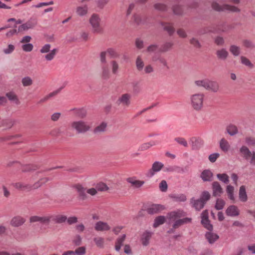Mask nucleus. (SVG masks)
Wrapping results in <instances>:
<instances>
[{
  "mask_svg": "<svg viewBox=\"0 0 255 255\" xmlns=\"http://www.w3.org/2000/svg\"><path fill=\"white\" fill-rule=\"evenodd\" d=\"M101 18L97 13H93L89 18V22L91 27L92 31L94 33L101 34L104 31L101 23Z\"/></svg>",
  "mask_w": 255,
  "mask_h": 255,
  "instance_id": "obj_1",
  "label": "nucleus"
},
{
  "mask_svg": "<svg viewBox=\"0 0 255 255\" xmlns=\"http://www.w3.org/2000/svg\"><path fill=\"white\" fill-rule=\"evenodd\" d=\"M205 95L203 93H196L190 96V103L192 107L196 111H199L203 107Z\"/></svg>",
  "mask_w": 255,
  "mask_h": 255,
  "instance_id": "obj_2",
  "label": "nucleus"
},
{
  "mask_svg": "<svg viewBox=\"0 0 255 255\" xmlns=\"http://www.w3.org/2000/svg\"><path fill=\"white\" fill-rule=\"evenodd\" d=\"M106 51H103L100 53V61L103 63L101 70V77L104 79H108L111 76L110 68L106 63Z\"/></svg>",
  "mask_w": 255,
  "mask_h": 255,
  "instance_id": "obj_3",
  "label": "nucleus"
},
{
  "mask_svg": "<svg viewBox=\"0 0 255 255\" xmlns=\"http://www.w3.org/2000/svg\"><path fill=\"white\" fill-rule=\"evenodd\" d=\"M71 127L78 133H85L89 130L91 127L89 123L82 120L73 122L71 124Z\"/></svg>",
  "mask_w": 255,
  "mask_h": 255,
  "instance_id": "obj_4",
  "label": "nucleus"
},
{
  "mask_svg": "<svg viewBox=\"0 0 255 255\" xmlns=\"http://www.w3.org/2000/svg\"><path fill=\"white\" fill-rule=\"evenodd\" d=\"M51 47V46L50 44H46L42 46L40 49V52L41 53H47L44 56V58L47 61L52 60L55 58L58 51L56 48H54L50 50Z\"/></svg>",
  "mask_w": 255,
  "mask_h": 255,
  "instance_id": "obj_5",
  "label": "nucleus"
},
{
  "mask_svg": "<svg viewBox=\"0 0 255 255\" xmlns=\"http://www.w3.org/2000/svg\"><path fill=\"white\" fill-rule=\"evenodd\" d=\"M212 7L214 10L219 11L224 10H228L236 12H239L240 11V9L237 6L227 4L221 5L216 2H213L212 3Z\"/></svg>",
  "mask_w": 255,
  "mask_h": 255,
  "instance_id": "obj_6",
  "label": "nucleus"
},
{
  "mask_svg": "<svg viewBox=\"0 0 255 255\" xmlns=\"http://www.w3.org/2000/svg\"><path fill=\"white\" fill-rule=\"evenodd\" d=\"M186 216V213L182 210H177L172 211L167 214L166 218L168 220V223L170 224L172 222H174L182 217Z\"/></svg>",
  "mask_w": 255,
  "mask_h": 255,
  "instance_id": "obj_7",
  "label": "nucleus"
},
{
  "mask_svg": "<svg viewBox=\"0 0 255 255\" xmlns=\"http://www.w3.org/2000/svg\"><path fill=\"white\" fill-rule=\"evenodd\" d=\"M131 97L130 94H123L119 97L116 103L119 106H121L124 108H128L131 104Z\"/></svg>",
  "mask_w": 255,
  "mask_h": 255,
  "instance_id": "obj_8",
  "label": "nucleus"
},
{
  "mask_svg": "<svg viewBox=\"0 0 255 255\" xmlns=\"http://www.w3.org/2000/svg\"><path fill=\"white\" fill-rule=\"evenodd\" d=\"M191 220V218H184L183 219L176 220L173 222L174 223L172 225V228L168 231V233L169 234L173 233L176 229L178 228L183 224L190 223Z\"/></svg>",
  "mask_w": 255,
  "mask_h": 255,
  "instance_id": "obj_9",
  "label": "nucleus"
},
{
  "mask_svg": "<svg viewBox=\"0 0 255 255\" xmlns=\"http://www.w3.org/2000/svg\"><path fill=\"white\" fill-rule=\"evenodd\" d=\"M164 166L162 163L159 161L154 162L152 165L151 169L148 170L145 173V175L147 177H152L156 172H159Z\"/></svg>",
  "mask_w": 255,
  "mask_h": 255,
  "instance_id": "obj_10",
  "label": "nucleus"
},
{
  "mask_svg": "<svg viewBox=\"0 0 255 255\" xmlns=\"http://www.w3.org/2000/svg\"><path fill=\"white\" fill-rule=\"evenodd\" d=\"M37 24V21L32 18H30L26 22L22 24L18 27V31L22 32L27 31L33 28Z\"/></svg>",
  "mask_w": 255,
  "mask_h": 255,
  "instance_id": "obj_11",
  "label": "nucleus"
},
{
  "mask_svg": "<svg viewBox=\"0 0 255 255\" xmlns=\"http://www.w3.org/2000/svg\"><path fill=\"white\" fill-rule=\"evenodd\" d=\"M29 221L30 223L38 222L41 224L47 225L50 222V216H33L30 218Z\"/></svg>",
  "mask_w": 255,
  "mask_h": 255,
  "instance_id": "obj_12",
  "label": "nucleus"
},
{
  "mask_svg": "<svg viewBox=\"0 0 255 255\" xmlns=\"http://www.w3.org/2000/svg\"><path fill=\"white\" fill-rule=\"evenodd\" d=\"M240 212L238 207L234 205L229 206L225 212L227 216L231 217L238 216L240 215Z\"/></svg>",
  "mask_w": 255,
  "mask_h": 255,
  "instance_id": "obj_13",
  "label": "nucleus"
},
{
  "mask_svg": "<svg viewBox=\"0 0 255 255\" xmlns=\"http://www.w3.org/2000/svg\"><path fill=\"white\" fill-rule=\"evenodd\" d=\"M25 222V219L21 216L13 217L10 221V225L13 227H18L22 226Z\"/></svg>",
  "mask_w": 255,
  "mask_h": 255,
  "instance_id": "obj_14",
  "label": "nucleus"
},
{
  "mask_svg": "<svg viewBox=\"0 0 255 255\" xmlns=\"http://www.w3.org/2000/svg\"><path fill=\"white\" fill-rule=\"evenodd\" d=\"M165 209L163 205L160 204H153L147 208L146 211L149 214L158 213Z\"/></svg>",
  "mask_w": 255,
  "mask_h": 255,
  "instance_id": "obj_15",
  "label": "nucleus"
},
{
  "mask_svg": "<svg viewBox=\"0 0 255 255\" xmlns=\"http://www.w3.org/2000/svg\"><path fill=\"white\" fill-rule=\"evenodd\" d=\"M190 144L193 149H197L203 144V140L198 137H192L190 139Z\"/></svg>",
  "mask_w": 255,
  "mask_h": 255,
  "instance_id": "obj_16",
  "label": "nucleus"
},
{
  "mask_svg": "<svg viewBox=\"0 0 255 255\" xmlns=\"http://www.w3.org/2000/svg\"><path fill=\"white\" fill-rule=\"evenodd\" d=\"M110 229L111 227L107 223L102 221L97 222L95 226V229L97 231H108Z\"/></svg>",
  "mask_w": 255,
  "mask_h": 255,
  "instance_id": "obj_17",
  "label": "nucleus"
},
{
  "mask_svg": "<svg viewBox=\"0 0 255 255\" xmlns=\"http://www.w3.org/2000/svg\"><path fill=\"white\" fill-rule=\"evenodd\" d=\"M74 187L78 192L80 199L84 200L87 198V191L81 185L77 184Z\"/></svg>",
  "mask_w": 255,
  "mask_h": 255,
  "instance_id": "obj_18",
  "label": "nucleus"
},
{
  "mask_svg": "<svg viewBox=\"0 0 255 255\" xmlns=\"http://www.w3.org/2000/svg\"><path fill=\"white\" fill-rule=\"evenodd\" d=\"M108 124L106 122H102L94 129V132L95 134H101L107 130Z\"/></svg>",
  "mask_w": 255,
  "mask_h": 255,
  "instance_id": "obj_19",
  "label": "nucleus"
},
{
  "mask_svg": "<svg viewBox=\"0 0 255 255\" xmlns=\"http://www.w3.org/2000/svg\"><path fill=\"white\" fill-rule=\"evenodd\" d=\"M213 194L214 196H220L223 193V189L218 182L212 183Z\"/></svg>",
  "mask_w": 255,
  "mask_h": 255,
  "instance_id": "obj_20",
  "label": "nucleus"
},
{
  "mask_svg": "<svg viewBox=\"0 0 255 255\" xmlns=\"http://www.w3.org/2000/svg\"><path fill=\"white\" fill-rule=\"evenodd\" d=\"M127 181L135 188H140L144 184V181L137 180L135 177L128 178Z\"/></svg>",
  "mask_w": 255,
  "mask_h": 255,
  "instance_id": "obj_21",
  "label": "nucleus"
},
{
  "mask_svg": "<svg viewBox=\"0 0 255 255\" xmlns=\"http://www.w3.org/2000/svg\"><path fill=\"white\" fill-rule=\"evenodd\" d=\"M49 181V179L47 177L41 178L38 181L34 183L33 184H30V190L36 189L43 184H45Z\"/></svg>",
  "mask_w": 255,
  "mask_h": 255,
  "instance_id": "obj_22",
  "label": "nucleus"
},
{
  "mask_svg": "<svg viewBox=\"0 0 255 255\" xmlns=\"http://www.w3.org/2000/svg\"><path fill=\"white\" fill-rule=\"evenodd\" d=\"M50 222L53 221L56 223H62L67 220L66 216L63 215H55L50 216Z\"/></svg>",
  "mask_w": 255,
  "mask_h": 255,
  "instance_id": "obj_23",
  "label": "nucleus"
},
{
  "mask_svg": "<svg viewBox=\"0 0 255 255\" xmlns=\"http://www.w3.org/2000/svg\"><path fill=\"white\" fill-rule=\"evenodd\" d=\"M191 203L192 204V206L196 210H200L202 209L205 204L200 199L195 200L194 198H192L190 200Z\"/></svg>",
  "mask_w": 255,
  "mask_h": 255,
  "instance_id": "obj_24",
  "label": "nucleus"
},
{
  "mask_svg": "<svg viewBox=\"0 0 255 255\" xmlns=\"http://www.w3.org/2000/svg\"><path fill=\"white\" fill-rule=\"evenodd\" d=\"M205 237L208 242L211 244H213L219 239L218 235L211 232L206 233Z\"/></svg>",
  "mask_w": 255,
  "mask_h": 255,
  "instance_id": "obj_25",
  "label": "nucleus"
},
{
  "mask_svg": "<svg viewBox=\"0 0 255 255\" xmlns=\"http://www.w3.org/2000/svg\"><path fill=\"white\" fill-rule=\"evenodd\" d=\"M201 177L204 181H210L212 179L213 173L210 170H204L201 174Z\"/></svg>",
  "mask_w": 255,
  "mask_h": 255,
  "instance_id": "obj_26",
  "label": "nucleus"
},
{
  "mask_svg": "<svg viewBox=\"0 0 255 255\" xmlns=\"http://www.w3.org/2000/svg\"><path fill=\"white\" fill-rule=\"evenodd\" d=\"M240 200L243 202H245L248 200V196L246 193V187L242 185L240 187L239 193Z\"/></svg>",
  "mask_w": 255,
  "mask_h": 255,
  "instance_id": "obj_27",
  "label": "nucleus"
},
{
  "mask_svg": "<svg viewBox=\"0 0 255 255\" xmlns=\"http://www.w3.org/2000/svg\"><path fill=\"white\" fill-rule=\"evenodd\" d=\"M219 89V84L215 81H213L209 80L208 84L207 90L211 91L213 92H217Z\"/></svg>",
  "mask_w": 255,
  "mask_h": 255,
  "instance_id": "obj_28",
  "label": "nucleus"
},
{
  "mask_svg": "<svg viewBox=\"0 0 255 255\" xmlns=\"http://www.w3.org/2000/svg\"><path fill=\"white\" fill-rule=\"evenodd\" d=\"M110 65L112 74L114 75L117 74L120 69V66L118 62L114 60H112L110 63Z\"/></svg>",
  "mask_w": 255,
  "mask_h": 255,
  "instance_id": "obj_29",
  "label": "nucleus"
},
{
  "mask_svg": "<svg viewBox=\"0 0 255 255\" xmlns=\"http://www.w3.org/2000/svg\"><path fill=\"white\" fill-rule=\"evenodd\" d=\"M161 25L164 30L166 31L169 35H172L175 29L172 24L170 23H162Z\"/></svg>",
  "mask_w": 255,
  "mask_h": 255,
  "instance_id": "obj_30",
  "label": "nucleus"
},
{
  "mask_svg": "<svg viewBox=\"0 0 255 255\" xmlns=\"http://www.w3.org/2000/svg\"><path fill=\"white\" fill-rule=\"evenodd\" d=\"M126 235L125 234L119 237L116 240L115 243V250L119 251L121 248L123 243L126 239Z\"/></svg>",
  "mask_w": 255,
  "mask_h": 255,
  "instance_id": "obj_31",
  "label": "nucleus"
},
{
  "mask_svg": "<svg viewBox=\"0 0 255 255\" xmlns=\"http://www.w3.org/2000/svg\"><path fill=\"white\" fill-rule=\"evenodd\" d=\"M216 54L219 59L224 60L228 57L229 53L225 49L222 48L217 50Z\"/></svg>",
  "mask_w": 255,
  "mask_h": 255,
  "instance_id": "obj_32",
  "label": "nucleus"
},
{
  "mask_svg": "<svg viewBox=\"0 0 255 255\" xmlns=\"http://www.w3.org/2000/svg\"><path fill=\"white\" fill-rule=\"evenodd\" d=\"M151 237V233L149 232H144L141 237L142 244L146 246L149 244V242Z\"/></svg>",
  "mask_w": 255,
  "mask_h": 255,
  "instance_id": "obj_33",
  "label": "nucleus"
},
{
  "mask_svg": "<svg viewBox=\"0 0 255 255\" xmlns=\"http://www.w3.org/2000/svg\"><path fill=\"white\" fill-rule=\"evenodd\" d=\"M133 22L136 25L143 24L144 22L143 17L138 13H134L132 17Z\"/></svg>",
  "mask_w": 255,
  "mask_h": 255,
  "instance_id": "obj_34",
  "label": "nucleus"
},
{
  "mask_svg": "<svg viewBox=\"0 0 255 255\" xmlns=\"http://www.w3.org/2000/svg\"><path fill=\"white\" fill-rule=\"evenodd\" d=\"M173 46V42L171 41L165 42L161 46L159 51L162 53L166 52L170 50L172 48Z\"/></svg>",
  "mask_w": 255,
  "mask_h": 255,
  "instance_id": "obj_35",
  "label": "nucleus"
},
{
  "mask_svg": "<svg viewBox=\"0 0 255 255\" xmlns=\"http://www.w3.org/2000/svg\"><path fill=\"white\" fill-rule=\"evenodd\" d=\"M240 151L243 156L246 159H248L251 157L252 153V152L250 151L249 149L246 146H243L240 148Z\"/></svg>",
  "mask_w": 255,
  "mask_h": 255,
  "instance_id": "obj_36",
  "label": "nucleus"
},
{
  "mask_svg": "<svg viewBox=\"0 0 255 255\" xmlns=\"http://www.w3.org/2000/svg\"><path fill=\"white\" fill-rule=\"evenodd\" d=\"M14 187L23 191H30V184L22 182H17L14 185Z\"/></svg>",
  "mask_w": 255,
  "mask_h": 255,
  "instance_id": "obj_37",
  "label": "nucleus"
},
{
  "mask_svg": "<svg viewBox=\"0 0 255 255\" xmlns=\"http://www.w3.org/2000/svg\"><path fill=\"white\" fill-rule=\"evenodd\" d=\"M76 12L79 16H84L88 13V7L86 5L78 6L76 9Z\"/></svg>",
  "mask_w": 255,
  "mask_h": 255,
  "instance_id": "obj_38",
  "label": "nucleus"
},
{
  "mask_svg": "<svg viewBox=\"0 0 255 255\" xmlns=\"http://www.w3.org/2000/svg\"><path fill=\"white\" fill-rule=\"evenodd\" d=\"M220 146L223 151L227 152L229 150L230 145L226 139L222 138L220 142Z\"/></svg>",
  "mask_w": 255,
  "mask_h": 255,
  "instance_id": "obj_39",
  "label": "nucleus"
},
{
  "mask_svg": "<svg viewBox=\"0 0 255 255\" xmlns=\"http://www.w3.org/2000/svg\"><path fill=\"white\" fill-rule=\"evenodd\" d=\"M208 82L209 79H200L196 80L195 84L198 87H202L207 90Z\"/></svg>",
  "mask_w": 255,
  "mask_h": 255,
  "instance_id": "obj_40",
  "label": "nucleus"
},
{
  "mask_svg": "<svg viewBox=\"0 0 255 255\" xmlns=\"http://www.w3.org/2000/svg\"><path fill=\"white\" fill-rule=\"evenodd\" d=\"M226 192L227 193V195L228 198L232 201H235V197H234V187L230 185H228L226 188Z\"/></svg>",
  "mask_w": 255,
  "mask_h": 255,
  "instance_id": "obj_41",
  "label": "nucleus"
},
{
  "mask_svg": "<svg viewBox=\"0 0 255 255\" xmlns=\"http://www.w3.org/2000/svg\"><path fill=\"white\" fill-rule=\"evenodd\" d=\"M230 52L235 56H238L241 53V48L240 47L232 45L229 48Z\"/></svg>",
  "mask_w": 255,
  "mask_h": 255,
  "instance_id": "obj_42",
  "label": "nucleus"
},
{
  "mask_svg": "<svg viewBox=\"0 0 255 255\" xmlns=\"http://www.w3.org/2000/svg\"><path fill=\"white\" fill-rule=\"evenodd\" d=\"M165 217L163 216H159L154 219L153 227L157 228L162 225L165 222Z\"/></svg>",
  "mask_w": 255,
  "mask_h": 255,
  "instance_id": "obj_43",
  "label": "nucleus"
},
{
  "mask_svg": "<svg viewBox=\"0 0 255 255\" xmlns=\"http://www.w3.org/2000/svg\"><path fill=\"white\" fill-rule=\"evenodd\" d=\"M171 197L173 201L176 202H184L186 200V197L184 194H174L172 195Z\"/></svg>",
  "mask_w": 255,
  "mask_h": 255,
  "instance_id": "obj_44",
  "label": "nucleus"
},
{
  "mask_svg": "<svg viewBox=\"0 0 255 255\" xmlns=\"http://www.w3.org/2000/svg\"><path fill=\"white\" fill-rule=\"evenodd\" d=\"M21 83L24 87H28L33 84V80L31 77L25 76L21 79Z\"/></svg>",
  "mask_w": 255,
  "mask_h": 255,
  "instance_id": "obj_45",
  "label": "nucleus"
},
{
  "mask_svg": "<svg viewBox=\"0 0 255 255\" xmlns=\"http://www.w3.org/2000/svg\"><path fill=\"white\" fill-rule=\"evenodd\" d=\"M6 96L10 101L14 102L16 104L19 103L18 98L14 92H8L6 94Z\"/></svg>",
  "mask_w": 255,
  "mask_h": 255,
  "instance_id": "obj_46",
  "label": "nucleus"
},
{
  "mask_svg": "<svg viewBox=\"0 0 255 255\" xmlns=\"http://www.w3.org/2000/svg\"><path fill=\"white\" fill-rule=\"evenodd\" d=\"M225 201L223 199L218 198L216 200L215 207L218 210H222L225 206Z\"/></svg>",
  "mask_w": 255,
  "mask_h": 255,
  "instance_id": "obj_47",
  "label": "nucleus"
},
{
  "mask_svg": "<svg viewBox=\"0 0 255 255\" xmlns=\"http://www.w3.org/2000/svg\"><path fill=\"white\" fill-rule=\"evenodd\" d=\"M227 130L229 134L231 135H234L236 134L237 133L238 131L237 127L233 125H229L227 127Z\"/></svg>",
  "mask_w": 255,
  "mask_h": 255,
  "instance_id": "obj_48",
  "label": "nucleus"
},
{
  "mask_svg": "<svg viewBox=\"0 0 255 255\" xmlns=\"http://www.w3.org/2000/svg\"><path fill=\"white\" fill-rule=\"evenodd\" d=\"M210 193L208 191H205L202 193L200 199L205 204L210 199Z\"/></svg>",
  "mask_w": 255,
  "mask_h": 255,
  "instance_id": "obj_49",
  "label": "nucleus"
},
{
  "mask_svg": "<svg viewBox=\"0 0 255 255\" xmlns=\"http://www.w3.org/2000/svg\"><path fill=\"white\" fill-rule=\"evenodd\" d=\"M174 140L179 144L187 147L188 145L187 141L185 138L182 137H177L174 138Z\"/></svg>",
  "mask_w": 255,
  "mask_h": 255,
  "instance_id": "obj_50",
  "label": "nucleus"
},
{
  "mask_svg": "<svg viewBox=\"0 0 255 255\" xmlns=\"http://www.w3.org/2000/svg\"><path fill=\"white\" fill-rule=\"evenodd\" d=\"M75 255H84L86 253V248L85 247H80L73 251Z\"/></svg>",
  "mask_w": 255,
  "mask_h": 255,
  "instance_id": "obj_51",
  "label": "nucleus"
},
{
  "mask_svg": "<svg viewBox=\"0 0 255 255\" xmlns=\"http://www.w3.org/2000/svg\"><path fill=\"white\" fill-rule=\"evenodd\" d=\"M217 178L224 183L227 184L229 182V176L227 174H218L217 175Z\"/></svg>",
  "mask_w": 255,
  "mask_h": 255,
  "instance_id": "obj_52",
  "label": "nucleus"
},
{
  "mask_svg": "<svg viewBox=\"0 0 255 255\" xmlns=\"http://www.w3.org/2000/svg\"><path fill=\"white\" fill-rule=\"evenodd\" d=\"M136 66L138 71H141L144 66V63L140 56H138L136 60Z\"/></svg>",
  "mask_w": 255,
  "mask_h": 255,
  "instance_id": "obj_53",
  "label": "nucleus"
},
{
  "mask_svg": "<svg viewBox=\"0 0 255 255\" xmlns=\"http://www.w3.org/2000/svg\"><path fill=\"white\" fill-rule=\"evenodd\" d=\"M96 188L97 190L100 191H106L109 189V187L107 186V185L103 182L98 183L96 186Z\"/></svg>",
  "mask_w": 255,
  "mask_h": 255,
  "instance_id": "obj_54",
  "label": "nucleus"
},
{
  "mask_svg": "<svg viewBox=\"0 0 255 255\" xmlns=\"http://www.w3.org/2000/svg\"><path fill=\"white\" fill-rule=\"evenodd\" d=\"M156 144V142L154 141H151L149 142H146L142 144L140 146V149L141 150H144L148 149L150 147L155 145Z\"/></svg>",
  "mask_w": 255,
  "mask_h": 255,
  "instance_id": "obj_55",
  "label": "nucleus"
},
{
  "mask_svg": "<svg viewBox=\"0 0 255 255\" xmlns=\"http://www.w3.org/2000/svg\"><path fill=\"white\" fill-rule=\"evenodd\" d=\"M94 241L97 247L103 248L104 245V239L101 237H97L94 238Z\"/></svg>",
  "mask_w": 255,
  "mask_h": 255,
  "instance_id": "obj_56",
  "label": "nucleus"
},
{
  "mask_svg": "<svg viewBox=\"0 0 255 255\" xmlns=\"http://www.w3.org/2000/svg\"><path fill=\"white\" fill-rule=\"evenodd\" d=\"M21 48L24 51L29 52L33 50V45L31 43H25L21 46Z\"/></svg>",
  "mask_w": 255,
  "mask_h": 255,
  "instance_id": "obj_57",
  "label": "nucleus"
},
{
  "mask_svg": "<svg viewBox=\"0 0 255 255\" xmlns=\"http://www.w3.org/2000/svg\"><path fill=\"white\" fill-rule=\"evenodd\" d=\"M14 49H15L14 45L10 44L7 45V48L3 49V52L5 54H10L14 51Z\"/></svg>",
  "mask_w": 255,
  "mask_h": 255,
  "instance_id": "obj_58",
  "label": "nucleus"
},
{
  "mask_svg": "<svg viewBox=\"0 0 255 255\" xmlns=\"http://www.w3.org/2000/svg\"><path fill=\"white\" fill-rule=\"evenodd\" d=\"M241 60L243 64H244L245 65L248 66L250 68H252L253 67V65L252 64L251 61L246 57L241 56Z\"/></svg>",
  "mask_w": 255,
  "mask_h": 255,
  "instance_id": "obj_59",
  "label": "nucleus"
},
{
  "mask_svg": "<svg viewBox=\"0 0 255 255\" xmlns=\"http://www.w3.org/2000/svg\"><path fill=\"white\" fill-rule=\"evenodd\" d=\"M75 111L77 116L80 118H83L86 115V112L84 109H76Z\"/></svg>",
  "mask_w": 255,
  "mask_h": 255,
  "instance_id": "obj_60",
  "label": "nucleus"
},
{
  "mask_svg": "<svg viewBox=\"0 0 255 255\" xmlns=\"http://www.w3.org/2000/svg\"><path fill=\"white\" fill-rule=\"evenodd\" d=\"M206 221H204V220H201V223L204 226L205 228L208 229L209 231H212L213 229L212 225L210 223L209 219L206 220Z\"/></svg>",
  "mask_w": 255,
  "mask_h": 255,
  "instance_id": "obj_61",
  "label": "nucleus"
},
{
  "mask_svg": "<svg viewBox=\"0 0 255 255\" xmlns=\"http://www.w3.org/2000/svg\"><path fill=\"white\" fill-rule=\"evenodd\" d=\"M160 190L162 192L166 191L167 189V184L165 180H162L159 186Z\"/></svg>",
  "mask_w": 255,
  "mask_h": 255,
  "instance_id": "obj_62",
  "label": "nucleus"
},
{
  "mask_svg": "<svg viewBox=\"0 0 255 255\" xmlns=\"http://www.w3.org/2000/svg\"><path fill=\"white\" fill-rule=\"evenodd\" d=\"M73 243L76 246H80L82 243V238L79 235L75 236L73 239Z\"/></svg>",
  "mask_w": 255,
  "mask_h": 255,
  "instance_id": "obj_63",
  "label": "nucleus"
},
{
  "mask_svg": "<svg viewBox=\"0 0 255 255\" xmlns=\"http://www.w3.org/2000/svg\"><path fill=\"white\" fill-rule=\"evenodd\" d=\"M173 11L175 14L180 15L182 13V8L179 5H175L173 7Z\"/></svg>",
  "mask_w": 255,
  "mask_h": 255,
  "instance_id": "obj_64",
  "label": "nucleus"
}]
</instances>
